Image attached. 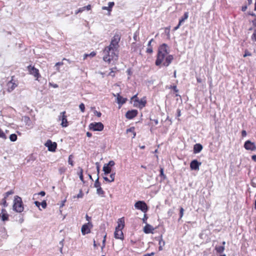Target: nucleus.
Wrapping results in <instances>:
<instances>
[{"label": "nucleus", "mask_w": 256, "mask_h": 256, "mask_svg": "<svg viewBox=\"0 0 256 256\" xmlns=\"http://www.w3.org/2000/svg\"><path fill=\"white\" fill-rule=\"evenodd\" d=\"M162 236H160V240H159V245L160 246H164L165 242L162 238Z\"/></svg>", "instance_id": "42"}, {"label": "nucleus", "mask_w": 256, "mask_h": 256, "mask_svg": "<svg viewBox=\"0 0 256 256\" xmlns=\"http://www.w3.org/2000/svg\"><path fill=\"white\" fill-rule=\"evenodd\" d=\"M181 115L180 114V109L177 110V116L179 117Z\"/></svg>", "instance_id": "59"}, {"label": "nucleus", "mask_w": 256, "mask_h": 256, "mask_svg": "<svg viewBox=\"0 0 256 256\" xmlns=\"http://www.w3.org/2000/svg\"><path fill=\"white\" fill-rule=\"evenodd\" d=\"M120 40V35L116 33L112 38L109 46L106 48V52L116 51L118 47V43Z\"/></svg>", "instance_id": "1"}, {"label": "nucleus", "mask_w": 256, "mask_h": 256, "mask_svg": "<svg viewBox=\"0 0 256 256\" xmlns=\"http://www.w3.org/2000/svg\"><path fill=\"white\" fill-rule=\"evenodd\" d=\"M86 136L89 137V138H90V137H91L92 136V133H90V132H86Z\"/></svg>", "instance_id": "63"}, {"label": "nucleus", "mask_w": 256, "mask_h": 256, "mask_svg": "<svg viewBox=\"0 0 256 256\" xmlns=\"http://www.w3.org/2000/svg\"><path fill=\"white\" fill-rule=\"evenodd\" d=\"M188 17V12H185L183 16L179 20V25H181L184 22Z\"/></svg>", "instance_id": "22"}, {"label": "nucleus", "mask_w": 256, "mask_h": 256, "mask_svg": "<svg viewBox=\"0 0 256 256\" xmlns=\"http://www.w3.org/2000/svg\"><path fill=\"white\" fill-rule=\"evenodd\" d=\"M64 64V62H56L55 64V66H62Z\"/></svg>", "instance_id": "56"}, {"label": "nucleus", "mask_w": 256, "mask_h": 256, "mask_svg": "<svg viewBox=\"0 0 256 256\" xmlns=\"http://www.w3.org/2000/svg\"><path fill=\"white\" fill-rule=\"evenodd\" d=\"M96 53L94 52H92L90 54H84V60L86 59L88 56L94 57L96 56Z\"/></svg>", "instance_id": "28"}, {"label": "nucleus", "mask_w": 256, "mask_h": 256, "mask_svg": "<svg viewBox=\"0 0 256 256\" xmlns=\"http://www.w3.org/2000/svg\"><path fill=\"white\" fill-rule=\"evenodd\" d=\"M134 206L136 208L141 210L144 212H146L148 210V207L144 201H138L135 203Z\"/></svg>", "instance_id": "5"}, {"label": "nucleus", "mask_w": 256, "mask_h": 256, "mask_svg": "<svg viewBox=\"0 0 256 256\" xmlns=\"http://www.w3.org/2000/svg\"><path fill=\"white\" fill-rule=\"evenodd\" d=\"M0 214H8V213L6 212V210L5 209L3 208L2 210V212Z\"/></svg>", "instance_id": "61"}, {"label": "nucleus", "mask_w": 256, "mask_h": 256, "mask_svg": "<svg viewBox=\"0 0 256 256\" xmlns=\"http://www.w3.org/2000/svg\"><path fill=\"white\" fill-rule=\"evenodd\" d=\"M246 8H247V6H243L242 8V12H244L246 10Z\"/></svg>", "instance_id": "62"}, {"label": "nucleus", "mask_w": 256, "mask_h": 256, "mask_svg": "<svg viewBox=\"0 0 256 256\" xmlns=\"http://www.w3.org/2000/svg\"><path fill=\"white\" fill-rule=\"evenodd\" d=\"M246 132L245 130H242V137H245L246 136Z\"/></svg>", "instance_id": "49"}, {"label": "nucleus", "mask_w": 256, "mask_h": 256, "mask_svg": "<svg viewBox=\"0 0 256 256\" xmlns=\"http://www.w3.org/2000/svg\"><path fill=\"white\" fill-rule=\"evenodd\" d=\"M154 230V228L151 225L147 224L144 228V232L146 234L153 233L152 230Z\"/></svg>", "instance_id": "16"}, {"label": "nucleus", "mask_w": 256, "mask_h": 256, "mask_svg": "<svg viewBox=\"0 0 256 256\" xmlns=\"http://www.w3.org/2000/svg\"><path fill=\"white\" fill-rule=\"evenodd\" d=\"M184 212V209L182 208H180V218H179V220L181 219L182 218L183 216Z\"/></svg>", "instance_id": "36"}, {"label": "nucleus", "mask_w": 256, "mask_h": 256, "mask_svg": "<svg viewBox=\"0 0 256 256\" xmlns=\"http://www.w3.org/2000/svg\"><path fill=\"white\" fill-rule=\"evenodd\" d=\"M138 112L136 110H128L126 114V117L129 120L132 119L137 116Z\"/></svg>", "instance_id": "11"}, {"label": "nucleus", "mask_w": 256, "mask_h": 256, "mask_svg": "<svg viewBox=\"0 0 256 256\" xmlns=\"http://www.w3.org/2000/svg\"><path fill=\"white\" fill-rule=\"evenodd\" d=\"M160 176H164V170L163 168H160Z\"/></svg>", "instance_id": "60"}, {"label": "nucleus", "mask_w": 256, "mask_h": 256, "mask_svg": "<svg viewBox=\"0 0 256 256\" xmlns=\"http://www.w3.org/2000/svg\"><path fill=\"white\" fill-rule=\"evenodd\" d=\"M9 215L8 214H0V218L2 221L5 222L8 220Z\"/></svg>", "instance_id": "24"}, {"label": "nucleus", "mask_w": 256, "mask_h": 256, "mask_svg": "<svg viewBox=\"0 0 256 256\" xmlns=\"http://www.w3.org/2000/svg\"><path fill=\"white\" fill-rule=\"evenodd\" d=\"M94 186L96 188H98L100 187H101L100 183L99 182V176H98L97 178L96 179V180L95 181V182L94 184Z\"/></svg>", "instance_id": "29"}, {"label": "nucleus", "mask_w": 256, "mask_h": 256, "mask_svg": "<svg viewBox=\"0 0 256 256\" xmlns=\"http://www.w3.org/2000/svg\"><path fill=\"white\" fill-rule=\"evenodd\" d=\"M166 47H167V45L165 44H163L158 48V52H159L160 54H168V52H167Z\"/></svg>", "instance_id": "15"}, {"label": "nucleus", "mask_w": 256, "mask_h": 256, "mask_svg": "<svg viewBox=\"0 0 256 256\" xmlns=\"http://www.w3.org/2000/svg\"><path fill=\"white\" fill-rule=\"evenodd\" d=\"M202 149V146L200 144H196L194 146V152L197 154L200 152Z\"/></svg>", "instance_id": "18"}, {"label": "nucleus", "mask_w": 256, "mask_h": 256, "mask_svg": "<svg viewBox=\"0 0 256 256\" xmlns=\"http://www.w3.org/2000/svg\"><path fill=\"white\" fill-rule=\"evenodd\" d=\"M115 163L113 160H110L108 164H105L104 165H108V166L112 167L114 165Z\"/></svg>", "instance_id": "34"}, {"label": "nucleus", "mask_w": 256, "mask_h": 256, "mask_svg": "<svg viewBox=\"0 0 256 256\" xmlns=\"http://www.w3.org/2000/svg\"><path fill=\"white\" fill-rule=\"evenodd\" d=\"M10 140L12 142H15L17 140V136L15 134H11L10 136Z\"/></svg>", "instance_id": "27"}, {"label": "nucleus", "mask_w": 256, "mask_h": 256, "mask_svg": "<svg viewBox=\"0 0 256 256\" xmlns=\"http://www.w3.org/2000/svg\"><path fill=\"white\" fill-rule=\"evenodd\" d=\"M45 146L48 148V150L50 152H54L57 146L56 143L52 142L50 140H48L45 144Z\"/></svg>", "instance_id": "8"}, {"label": "nucleus", "mask_w": 256, "mask_h": 256, "mask_svg": "<svg viewBox=\"0 0 256 256\" xmlns=\"http://www.w3.org/2000/svg\"><path fill=\"white\" fill-rule=\"evenodd\" d=\"M110 52H106V49L104 50V52L106 54H108L107 56H104L103 59L105 62H110L111 61L112 58H110Z\"/></svg>", "instance_id": "23"}, {"label": "nucleus", "mask_w": 256, "mask_h": 256, "mask_svg": "<svg viewBox=\"0 0 256 256\" xmlns=\"http://www.w3.org/2000/svg\"><path fill=\"white\" fill-rule=\"evenodd\" d=\"M24 120L27 124H28V122H30V118L28 116H24Z\"/></svg>", "instance_id": "46"}, {"label": "nucleus", "mask_w": 256, "mask_h": 256, "mask_svg": "<svg viewBox=\"0 0 256 256\" xmlns=\"http://www.w3.org/2000/svg\"><path fill=\"white\" fill-rule=\"evenodd\" d=\"M96 164L97 165V166H96V171H97V173H98V175L99 173H100V167H99V166H98V162H96Z\"/></svg>", "instance_id": "54"}, {"label": "nucleus", "mask_w": 256, "mask_h": 256, "mask_svg": "<svg viewBox=\"0 0 256 256\" xmlns=\"http://www.w3.org/2000/svg\"><path fill=\"white\" fill-rule=\"evenodd\" d=\"M152 48L151 47H148L146 50V52L150 54L152 52Z\"/></svg>", "instance_id": "47"}, {"label": "nucleus", "mask_w": 256, "mask_h": 256, "mask_svg": "<svg viewBox=\"0 0 256 256\" xmlns=\"http://www.w3.org/2000/svg\"><path fill=\"white\" fill-rule=\"evenodd\" d=\"M27 68L29 73L30 74L33 75L35 78H36V80H38V78L40 76L38 70L31 65L28 66L27 67Z\"/></svg>", "instance_id": "6"}, {"label": "nucleus", "mask_w": 256, "mask_h": 256, "mask_svg": "<svg viewBox=\"0 0 256 256\" xmlns=\"http://www.w3.org/2000/svg\"><path fill=\"white\" fill-rule=\"evenodd\" d=\"M244 148L246 150H250L252 151L256 150V146L255 145L254 143L252 142L250 140H248L244 142Z\"/></svg>", "instance_id": "7"}, {"label": "nucleus", "mask_w": 256, "mask_h": 256, "mask_svg": "<svg viewBox=\"0 0 256 256\" xmlns=\"http://www.w3.org/2000/svg\"><path fill=\"white\" fill-rule=\"evenodd\" d=\"M174 58L172 55H168L166 57L165 62H164L163 65L168 66L172 62Z\"/></svg>", "instance_id": "17"}, {"label": "nucleus", "mask_w": 256, "mask_h": 256, "mask_svg": "<svg viewBox=\"0 0 256 256\" xmlns=\"http://www.w3.org/2000/svg\"><path fill=\"white\" fill-rule=\"evenodd\" d=\"M135 102H138V104H139L138 107L140 108H142L144 107L146 104V101L144 100H136L134 101V106L136 105V104Z\"/></svg>", "instance_id": "20"}, {"label": "nucleus", "mask_w": 256, "mask_h": 256, "mask_svg": "<svg viewBox=\"0 0 256 256\" xmlns=\"http://www.w3.org/2000/svg\"><path fill=\"white\" fill-rule=\"evenodd\" d=\"M154 254V252H151V253H148L146 254H144L143 256H153Z\"/></svg>", "instance_id": "51"}, {"label": "nucleus", "mask_w": 256, "mask_h": 256, "mask_svg": "<svg viewBox=\"0 0 256 256\" xmlns=\"http://www.w3.org/2000/svg\"><path fill=\"white\" fill-rule=\"evenodd\" d=\"M78 170H80V171L78 172V174L79 175L80 180L84 183V176L82 174L83 170L82 168L80 167L78 168Z\"/></svg>", "instance_id": "25"}, {"label": "nucleus", "mask_w": 256, "mask_h": 256, "mask_svg": "<svg viewBox=\"0 0 256 256\" xmlns=\"http://www.w3.org/2000/svg\"><path fill=\"white\" fill-rule=\"evenodd\" d=\"M202 163L198 162L196 160H192L190 164V168L192 170H198L199 167Z\"/></svg>", "instance_id": "12"}, {"label": "nucleus", "mask_w": 256, "mask_h": 256, "mask_svg": "<svg viewBox=\"0 0 256 256\" xmlns=\"http://www.w3.org/2000/svg\"><path fill=\"white\" fill-rule=\"evenodd\" d=\"M2 204L4 207H6L8 206V204L6 202V196H4V198L2 200Z\"/></svg>", "instance_id": "40"}, {"label": "nucleus", "mask_w": 256, "mask_h": 256, "mask_svg": "<svg viewBox=\"0 0 256 256\" xmlns=\"http://www.w3.org/2000/svg\"><path fill=\"white\" fill-rule=\"evenodd\" d=\"M44 208H45L46 207V202L45 200H44L41 204H40Z\"/></svg>", "instance_id": "44"}, {"label": "nucleus", "mask_w": 256, "mask_h": 256, "mask_svg": "<svg viewBox=\"0 0 256 256\" xmlns=\"http://www.w3.org/2000/svg\"><path fill=\"white\" fill-rule=\"evenodd\" d=\"M96 193L98 195H100V196H102L104 194V191L102 190L101 187H100L98 188H97Z\"/></svg>", "instance_id": "30"}, {"label": "nucleus", "mask_w": 256, "mask_h": 256, "mask_svg": "<svg viewBox=\"0 0 256 256\" xmlns=\"http://www.w3.org/2000/svg\"><path fill=\"white\" fill-rule=\"evenodd\" d=\"M134 127L130 128L126 130V132H134Z\"/></svg>", "instance_id": "53"}, {"label": "nucleus", "mask_w": 256, "mask_h": 256, "mask_svg": "<svg viewBox=\"0 0 256 256\" xmlns=\"http://www.w3.org/2000/svg\"><path fill=\"white\" fill-rule=\"evenodd\" d=\"M108 4V8L111 9L112 8V6H114V2H109Z\"/></svg>", "instance_id": "48"}, {"label": "nucleus", "mask_w": 256, "mask_h": 256, "mask_svg": "<svg viewBox=\"0 0 256 256\" xmlns=\"http://www.w3.org/2000/svg\"><path fill=\"white\" fill-rule=\"evenodd\" d=\"M73 158V156L72 154L70 155L68 157V162L72 166H74L73 161L72 160V158Z\"/></svg>", "instance_id": "32"}, {"label": "nucleus", "mask_w": 256, "mask_h": 256, "mask_svg": "<svg viewBox=\"0 0 256 256\" xmlns=\"http://www.w3.org/2000/svg\"><path fill=\"white\" fill-rule=\"evenodd\" d=\"M94 114L96 115L97 116L100 117L102 115V114L100 112L96 111Z\"/></svg>", "instance_id": "55"}, {"label": "nucleus", "mask_w": 256, "mask_h": 256, "mask_svg": "<svg viewBox=\"0 0 256 256\" xmlns=\"http://www.w3.org/2000/svg\"><path fill=\"white\" fill-rule=\"evenodd\" d=\"M216 252L218 253H222L224 250V246H216L215 248Z\"/></svg>", "instance_id": "26"}, {"label": "nucleus", "mask_w": 256, "mask_h": 256, "mask_svg": "<svg viewBox=\"0 0 256 256\" xmlns=\"http://www.w3.org/2000/svg\"><path fill=\"white\" fill-rule=\"evenodd\" d=\"M114 96H117V102L120 106L124 104L127 100L126 98H122L119 94H117L116 95L114 94Z\"/></svg>", "instance_id": "14"}, {"label": "nucleus", "mask_w": 256, "mask_h": 256, "mask_svg": "<svg viewBox=\"0 0 256 256\" xmlns=\"http://www.w3.org/2000/svg\"><path fill=\"white\" fill-rule=\"evenodd\" d=\"M148 219V216L146 214H144V218H142L143 222L146 223V220Z\"/></svg>", "instance_id": "50"}, {"label": "nucleus", "mask_w": 256, "mask_h": 256, "mask_svg": "<svg viewBox=\"0 0 256 256\" xmlns=\"http://www.w3.org/2000/svg\"><path fill=\"white\" fill-rule=\"evenodd\" d=\"M86 7H83L82 8H79L76 12V14H77L79 12H82L84 9H85Z\"/></svg>", "instance_id": "43"}, {"label": "nucleus", "mask_w": 256, "mask_h": 256, "mask_svg": "<svg viewBox=\"0 0 256 256\" xmlns=\"http://www.w3.org/2000/svg\"><path fill=\"white\" fill-rule=\"evenodd\" d=\"M34 204H35V205L38 206V208H40V202H38V201H35ZM39 209L40 210V208H39Z\"/></svg>", "instance_id": "52"}, {"label": "nucleus", "mask_w": 256, "mask_h": 256, "mask_svg": "<svg viewBox=\"0 0 256 256\" xmlns=\"http://www.w3.org/2000/svg\"><path fill=\"white\" fill-rule=\"evenodd\" d=\"M0 138H2L4 139H6V137L4 132L0 129Z\"/></svg>", "instance_id": "33"}, {"label": "nucleus", "mask_w": 256, "mask_h": 256, "mask_svg": "<svg viewBox=\"0 0 256 256\" xmlns=\"http://www.w3.org/2000/svg\"><path fill=\"white\" fill-rule=\"evenodd\" d=\"M79 108L82 112H84L85 110V106L84 104L83 103H82L80 104Z\"/></svg>", "instance_id": "37"}, {"label": "nucleus", "mask_w": 256, "mask_h": 256, "mask_svg": "<svg viewBox=\"0 0 256 256\" xmlns=\"http://www.w3.org/2000/svg\"><path fill=\"white\" fill-rule=\"evenodd\" d=\"M166 55V54H160V53L158 52V56H157V58L156 61V66H159L162 64V62L164 60V58Z\"/></svg>", "instance_id": "13"}, {"label": "nucleus", "mask_w": 256, "mask_h": 256, "mask_svg": "<svg viewBox=\"0 0 256 256\" xmlns=\"http://www.w3.org/2000/svg\"><path fill=\"white\" fill-rule=\"evenodd\" d=\"M252 158L254 161L256 162V155H253L252 156Z\"/></svg>", "instance_id": "64"}, {"label": "nucleus", "mask_w": 256, "mask_h": 256, "mask_svg": "<svg viewBox=\"0 0 256 256\" xmlns=\"http://www.w3.org/2000/svg\"><path fill=\"white\" fill-rule=\"evenodd\" d=\"M103 178L104 180H106V182H111L110 180L108 178H107L106 176H104Z\"/></svg>", "instance_id": "58"}, {"label": "nucleus", "mask_w": 256, "mask_h": 256, "mask_svg": "<svg viewBox=\"0 0 256 256\" xmlns=\"http://www.w3.org/2000/svg\"><path fill=\"white\" fill-rule=\"evenodd\" d=\"M102 170L104 172V174L105 175H107L108 174H110L112 172V168L110 166H108V165H104L103 166Z\"/></svg>", "instance_id": "21"}, {"label": "nucleus", "mask_w": 256, "mask_h": 256, "mask_svg": "<svg viewBox=\"0 0 256 256\" xmlns=\"http://www.w3.org/2000/svg\"><path fill=\"white\" fill-rule=\"evenodd\" d=\"M7 86L8 90L9 92H10L12 90H13L14 89V88L17 86V85L15 83L12 82V81H10L8 83Z\"/></svg>", "instance_id": "19"}, {"label": "nucleus", "mask_w": 256, "mask_h": 256, "mask_svg": "<svg viewBox=\"0 0 256 256\" xmlns=\"http://www.w3.org/2000/svg\"><path fill=\"white\" fill-rule=\"evenodd\" d=\"M38 195H40L41 196H44L46 194V192L44 191H41L38 193Z\"/></svg>", "instance_id": "57"}, {"label": "nucleus", "mask_w": 256, "mask_h": 256, "mask_svg": "<svg viewBox=\"0 0 256 256\" xmlns=\"http://www.w3.org/2000/svg\"><path fill=\"white\" fill-rule=\"evenodd\" d=\"M252 38V40L256 42V29L254 30Z\"/></svg>", "instance_id": "41"}, {"label": "nucleus", "mask_w": 256, "mask_h": 256, "mask_svg": "<svg viewBox=\"0 0 256 256\" xmlns=\"http://www.w3.org/2000/svg\"><path fill=\"white\" fill-rule=\"evenodd\" d=\"M104 128V124L100 122H92L89 125V129L94 131H102Z\"/></svg>", "instance_id": "4"}, {"label": "nucleus", "mask_w": 256, "mask_h": 256, "mask_svg": "<svg viewBox=\"0 0 256 256\" xmlns=\"http://www.w3.org/2000/svg\"><path fill=\"white\" fill-rule=\"evenodd\" d=\"M115 51L111 50L110 52V58H111L112 59L114 58V55L115 54H114Z\"/></svg>", "instance_id": "45"}, {"label": "nucleus", "mask_w": 256, "mask_h": 256, "mask_svg": "<svg viewBox=\"0 0 256 256\" xmlns=\"http://www.w3.org/2000/svg\"><path fill=\"white\" fill-rule=\"evenodd\" d=\"M118 226L116 228L114 233V238L117 239H124V234L122 230L124 226V218L118 219Z\"/></svg>", "instance_id": "2"}, {"label": "nucleus", "mask_w": 256, "mask_h": 256, "mask_svg": "<svg viewBox=\"0 0 256 256\" xmlns=\"http://www.w3.org/2000/svg\"><path fill=\"white\" fill-rule=\"evenodd\" d=\"M2 232H3V234L2 235V237L3 238H6L8 236L6 234V230L4 228H2Z\"/></svg>", "instance_id": "31"}, {"label": "nucleus", "mask_w": 256, "mask_h": 256, "mask_svg": "<svg viewBox=\"0 0 256 256\" xmlns=\"http://www.w3.org/2000/svg\"><path fill=\"white\" fill-rule=\"evenodd\" d=\"M65 114L66 112H62L59 116V120H62L61 125L62 127H66L68 126V121Z\"/></svg>", "instance_id": "10"}, {"label": "nucleus", "mask_w": 256, "mask_h": 256, "mask_svg": "<svg viewBox=\"0 0 256 256\" xmlns=\"http://www.w3.org/2000/svg\"><path fill=\"white\" fill-rule=\"evenodd\" d=\"M14 194V192L12 190H11L5 193L4 196H6V198L8 196L12 194Z\"/></svg>", "instance_id": "38"}, {"label": "nucleus", "mask_w": 256, "mask_h": 256, "mask_svg": "<svg viewBox=\"0 0 256 256\" xmlns=\"http://www.w3.org/2000/svg\"><path fill=\"white\" fill-rule=\"evenodd\" d=\"M13 210L17 212H21L24 210L22 198L18 196H14Z\"/></svg>", "instance_id": "3"}, {"label": "nucleus", "mask_w": 256, "mask_h": 256, "mask_svg": "<svg viewBox=\"0 0 256 256\" xmlns=\"http://www.w3.org/2000/svg\"><path fill=\"white\" fill-rule=\"evenodd\" d=\"M92 226V224L90 222H88L87 224H84L82 226L81 228V232L83 235H85L86 234H88L90 232V229L89 228V226Z\"/></svg>", "instance_id": "9"}, {"label": "nucleus", "mask_w": 256, "mask_h": 256, "mask_svg": "<svg viewBox=\"0 0 256 256\" xmlns=\"http://www.w3.org/2000/svg\"><path fill=\"white\" fill-rule=\"evenodd\" d=\"M84 194L82 193V190H80V191L79 194L76 196H74V198H82L83 197Z\"/></svg>", "instance_id": "35"}, {"label": "nucleus", "mask_w": 256, "mask_h": 256, "mask_svg": "<svg viewBox=\"0 0 256 256\" xmlns=\"http://www.w3.org/2000/svg\"><path fill=\"white\" fill-rule=\"evenodd\" d=\"M110 182H114L115 178V173H112L110 176Z\"/></svg>", "instance_id": "39"}]
</instances>
